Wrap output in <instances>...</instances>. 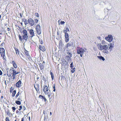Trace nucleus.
I'll return each mask as SVG.
<instances>
[{"label":"nucleus","mask_w":121,"mask_h":121,"mask_svg":"<svg viewBox=\"0 0 121 121\" xmlns=\"http://www.w3.org/2000/svg\"><path fill=\"white\" fill-rule=\"evenodd\" d=\"M114 44L113 42L111 43L108 44L109 48L110 49V51H111L112 50V48L114 47Z\"/></svg>","instance_id":"10"},{"label":"nucleus","mask_w":121,"mask_h":121,"mask_svg":"<svg viewBox=\"0 0 121 121\" xmlns=\"http://www.w3.org/2000/svg\"><path fill=\"white\" fill-rule=\"evenodd\" d=\"M70 56H67V60H71V57Z\"/></svg>","instance_id":"28"},{"label":"nucleus","mask_w":121,"mask_h":121,"mask_svg":"<svg viewBox=\"0 0 121 121\" xmlns=\"http://www.w3.org/2000/svg\"><path fill=\"white\" fill-rule=\"evenodd\" d=\"M0 54H1V56H3L5 55V50L4 48H0Z\"/></svg>","instance_id":"8"},{"label":"nucleus","mask_w":121,"mask_h":121,"mask_svg":"<svg viewBox=\"0 0 121 121\" xmlns=\"http://www.w3.org/2000/svg\"><path fill=\"white\" fill-rule=\"evenodd\" d=\"M20 101H21L19 100H16V101L15 103L17 104L20 105L21 104Z\"/></svg>","instance_id":"23"},{"label":"nucleus","mask_w":121,"mask_h":121,"mask_svg":"<svg viewBox=\"0 0 121 121\" xmlns=\"http://www.w3.org/2000/svg\"><path fill=\"white\" fill-rule=\"evenodd\" d=\"M105 39L107 41L110 42L112 41L113 38L111 35H109L108 37H105Z\"/></svg>","instance_id":"5"},{"label":"nucleus","mask_w":121,"mask_h":121,"mask_svg":"<svg viewBox=\"0 0 121 121\" xmlns=\"http://www.w3.org/2000/svg\"><path fill=\"white\" fill-rule=\"evenodd\" d=\"M25 53L26 55L27 56H28L29 57H28V59L30 60L31 58L29 54V53L27 51H26L25 52Z\"/></svg>","instance_id":"17"},{"label":"nucleus","mask_w":121,"mask_h":121,"mask_svg":"<svg viewBox=\"0 0 121 121\" xmlns=\"http://www.w3.org/2000/svg\"><path fill=\"white\" fill-rule=\"evenodd\" d=\"M38 21V20L37 19H35V22L36 23H37Z\"/></svg>","instance_id":"48"},{"label":"nucleus","mask_w":121,"mask_h":121,"mask_svg":"<svg viewBox=\"0 0 121 121\" xmlns=\"http://www.w3.org/2000/svg\"><path fill=\"white\" fill-rule=\"evenodd\" d=\"M22 21L24 22V24L26 25L28 24V22L27 20L25 18H23Z\"/></svg>","instance_id":"16"},{"label":"nucleus","mask_w":121,"mask_h":121,"mask_svg":"<svg viewBox=\"0 0 121 121\" xmlns=\"http://www.w3.org/2000/svg\"><path fill=\"white\" fill-rule=\"evenodd\" d=\"M103 52L104 53H106V54H108V51L107 50H105L104 51H103Z\"/></svg>","instance_id":"32"},{"label":"nucleus","mask_w":121,"mask_h":121,"mask_svg":"<svg viewBox=\"0 0 121 121\" xmlns=\"http://www.w3.org/2000/svg\"><path fill=\"white\" fill-rule=\"evenodd\" d=\"M97 57L98 59H99L100 60H103V61H104L105 60V59L103 57L101 56H97Z\"/></svg>","instance_id":"18"},{"label":"nucleus","mask_w":121,"mask_h":121,"mask_svg":"<svg viewBox=\"0 0 121 121\" xmlns=\"http://www.w3.org/2000/svg\"><path fill=\"white\" fill-rule=\"evenodd\" d=\"M35 16L38 17H39V15L38 14V13H35Z\"/></svg>","instance_id":"40"},{"label":"nucleus","mask_w":121,"mask_h":121,"mask_svg":"<svg viewBox=\"0 0 121 121\" xmlns=\"http://www.w3.org/2000/svg\"><path fill=\"white\" fill-rule=\"evenodd\" d=\"M73 45V42H70L67 44L65 46L66 47L65 48V49L66 48H68L70 46Z\"/></svg>","instance_id":"12"},{"label":"nucleus","mask_w":121,"mask_h":121,"mask_svg":"<svg viewBox=\"0 0 121 121\" xmlns=\"http://www.w3.org/2000/svg\"><path fill=\"white\" fill-rule=\"evenodd\" d=\"M12 63L13 64V66L15 68H16L17 67V66L16 64L15 63V62L14 61L12 62Z\"/></svg>","instance_id":"22"},{"label":"nucleus","mask_w":121,"mask_h":121,"mask_svg":"<svg viewBox=\"0 0 121 121\" xmlns=\"http://www.w3.org/2000/svg\"><path fill=\"white\" fill-rule=\"evenodd\" d=\"M10 30V29L9 27L7 28V30L8 31H9Z\"/></svg>","instance_id":"55"},{"label":"nucleus","mask_w":121,"mask_h":121,"mask_svg":"<svg viewBox=\"0 0 121 121\" xmlns=\"http://www.w3.org/2000/svg\"><path fill=\"white\" fill-rule=\"evenodd\" d=\"M20 16L21 17H22V14H21V13H20Z\"/></svg>","instance_id":"61"},{"label":"nucleus","mask_w":121,"mask_h":121,"mask_svg":"<svg viewBox=\"0 0 121 121\" xmlns=\"http://www.w3.org/2000/svg\"><path fill=\"white\" fill-rule=\"evenodd\" d=\"M22 85L21 81L20 80H19L16 84V86L18 87H20Z\"/></svg>","instance_id":"13"},{"label":"nucleus","mask_w":121,"mask_h":121,"mask_svg":"<svg viewBox=\"0 0 121 121\" xmlns=\"http://www.w3.org/2000/svg\"><path fill=\"white\" fill-rule=\"evenodd\" d=\"M63 32L65 33V34H68L67 33V31L65 30H63Z\"/></svg>","instance_id":"47"},{"label":"nucleus","mask_w":121,"mask_h":121,"mask_svg":"<svg viewBox=\"0 0 121 121\" xmlns=\"http://www.w3.org/2000/svg\"><path fill=\"white\" fill-rule=\"evenodd\" d=\"M65 30L67 31H69V28L68 27H66L65 28Z\"/></svg>","instance_id":"44"},{"label":"nucleus","mask_w":121,"mask_h":121,"mask_svg":"<svg viewBox=\"0 0 121 121\" xmlns=\"http://www.w3.org/2000/svg\"><path fill=\"white\" fill-rule=\"evenodd\" d=\"M19 101H22V96H19V97L17 99Z\"/></svg>","instance_id":"27"},{"label":"nucleus","mask_w":121,"mask_h":121,"mask_svg":"<svg viewBox=\"0 0 121 121\" xmlns=\"http://www.w3.org/2000/svg\"><path fill=\"white\" fill-rule=\"evenodd\" d=\"M67 54L70 57H72V54L71 53V52H67Z\"/></svg>","instance_id":"26"},{"label":"nucleus","mask_w":121,"mask_h":121,"mask_svg":"<svg viewBox=\"0 0 121 121\" xmlns=\"http://www.w3.org/2000/svg\"><path fill=\"white\" fill-rule=\"evenodd\" d=\"M16 113H18L19 112H19L18 110H17L16 111Z\"/></svg>","instance_id":"57"},{"label":"nucleus","mask_w":121,"mask_h":121,"mask_svg":"<svg viewBox=\"0 0 121 121\" xmlns=\"http://www.w3.org/2000/svg\"><path fill=\"white\" fill-rule=\"evenodd\" d=\"M19 93H20V92H19L17 94V95H16V96H15L16 98H17L18 97V96H19V95L20 94Z\"/></svg>","instance_id":"36"},{"label":"nucleus","mask_w":121,"mask_h":121,"mask_svg":"<svg viewBox=\"0 0 121 121\" xmlns=\"http://www.w3.org/2000/svg\"><path fill=\"white\" fill-rule=\"evenodd\" d=\"M72 69L71 70V72L72 73H73L75 71V68H72V69Z\"/></svg>","instance_id":"30"},{"label":"nucleus","mask_w":121,"mask_h":121,"mask_svg":"<svg viewBox=\"0 0 121 121\" xmlns=\"http://www.w3.org/2000/svg\"><path fill=\"white\" fill-rule=\"evenodd\" d=\"M16 74V73H15L14 74H13V79H14L15 78V75Z\"/></svg>","instance_id":"31"},{"label":"nucleus","mask_w":121,"mask_h":121,"mask_svg":"<svg viewBox=\"0 0 121 121\" xmlns=\"http://www.w3.org/2000/svg\"><path fill=\"white\" fill-rule=\"evenodd\" d=\"M16 90L14 91L12 93V96L13 97L14 96H15V94H16Z\"/></svg>","instance_id":"25"},{"label":"nucleus","mask_w":121,"mask_h":121,"mask_svg":"<svg viewBox=\"0 0 121 121\" xmlns=\"http://www.w3.org/2000/svg\"><path fill=\"white\" fill-rule=\"evenodd\" d=\"M73 62H72L71 63V64H70V67L71 68V69H72V68L73 67Z\"/></svg>","instance_id":"38"},{"label":"nucleus","mask_w":121,"mask_h":121,"mask_svg":"<svg viewBox=\"0 0 121 121\" xmlns=\"http://www.w3.org/2000/svg\"><path fill=\"white\" fill-rule=\"evenodd\" d=\"M39 66L40 67V69L42 70L43 68V65L41 64H39Z\"/></svg>","instance_id":"21"},{"label":"nucleus","mask_w":121,"mask_h":121,"mask_svg":"<svg viewBox=\"0 0 121 121\" xmlns=\"http://www.w3.org/2000/svg\"><path fill=\"white\" fill-rule=\"evenodd\" d=\"M30 33L31 35L30 36L32 37L35 35L34 32L33 30L32 29L30 30H29Z\"/></svg>","instance_id":"14"},{"label":"nucleus","mask_w":121,"mask_h":121,"mask_svg":"<svg viewBox=\"0 0 121 121\" xmlns=\"http://www.w3.org/2000/svg\"><path fill=\"white\" fill-rule=\"evenodd\" d=\"M4 42L2 43L1 44V45H0V46H1V47H3V46L4 45Z\"/></svg>","instance_id":"43"},{"label":"nucleus","mask_w":121,"mask_h":121,"mask_svg":"<svg viewBox=\"0 0 121 121\" xmlns=\"http://www.w3.org/2000/svg\"><path fill=\"white\" fill-rule=\"evenodd\" d=\"M12 108L13 109V112H14L15 110L16 109L15 108V107H12Z\"/></svg>","instance_id":"39"},{"label":"nucleus","mask_w":121,"mask_h":121,"mask_svg":"<svg viewBox=\"0 0 121 121\" xmlns=\"http://www.w3.org/2000/svg\"><path fill=\"white\" fill-rule=\"evenodd\" d=\"M36 86H37V88H35V89L37 91H38L39 90V85L37 84H36Z\"/></svg>","instance_id":"19"},{"label":"nucleus","mask_w":121,"mask_h":121,"mask_svg":"<svg viewBox=\"0 0 121 121\" xmlns=\"http://www.w3.org/2000/svg\"><path fill=\"white\" fill-rule=\"evenodd\" d=\"M3 57V60H5V55L3 56H2Z\"/></svg>","instance_id":"50"},{"label":"nucleus","mask_w":121,"mask_h":121,"mask_svg":"<svg viewBox=\"0 0 121 121\" xmlns=\"http://www.w3.org/2000/svg\"><path fill=\"white\" fill-rule=\"evenodd\" d=\"M43 91H44L45 94L48 92V91H50V90H49V89L47 86H44L43 87Z\"/></svg>","instance_id":"7"},{"label":"nucleus","mask_w":121,"mask_h":121,"mask_svg":"<svg viewBox=\"0 0 121 121\" xmlns=\"http://www.w3.org/2000/svg\"><path fill=\"white\" fill-rule=\"evenodd\" d=\"M10 111L9 110H8L7 111V113L8 114H10Z\"/></svg>","instance_id":"49"},{"label":"nucleus","mask_w":121,"mask_h":121,"mask_svg":"<svg viewBox=\"0 0 121 121\" xmlns=\"http://www.w3.org/2000/svg\"><path fill=\"white\" fill-rule=\"evenodd\" d=\"M19 108L20 109H22V106H19Z\"/></svg>","instance_id":"56"},{"label":"nucleus","mask_w":121,"mask_h":121,"mask_svg":"<svg viewBox=\"0 0 121 121\" xmlns=\"http://www.w3.org/2000/svg\"><path fill=\"white\" fill-rule=\"evenodd\" d=\"M24 120V118H23L22 119V120H21V121H23Z\"/></svg>","instance_id":"59"},{"label":"nucleus","mask_w":121,"mask_h":121,"mask_svg":"<svg viewBox=\"0 0 121 121\" xmlns=\"http://www.w3.org/2000/svg\"><path fill=\"white\" fill-rule=\"evenodd\" d=\"M86 49L82 48H78L77 50V53L78 54H80L81 57L82 56V55L86 52Z\"/></svg>","instance_id":"1"},{"label":"nucleus","mask_w":121,"mask_h":121,"mask_svg":"<svg viewBox=\"0 0 121 121\" xmlns=\"http://www.w3.org/2000/svg\"><path fill=\"white\" fill-rule=\"evenodd\" d=\"M36 32L38 35H40L41 33V29L40 26L39 25H38L36 26Z\"/></svg>","instance_id":"4"},{"label":"nucleus","mask_w":121,"mask_h":121,"mask_svg":"<svg viewBox=\"0 0 121 121\" xmlns=\"http://www.w3.org/2000/svg\"><path fill=\"white\" fill-rule=\"evenodd\" d=\"M46 95H47L49 97L51 95V93L50 91H48V92L45 94Z\"/></svg>","instance_id":"24"},{"label":"nucleus","mask_w":121,"mask_h":121,"mask_svg":"<svg viewBox=\"0 0 121 121\" xmlns=\"http://www.w3.org/2000/svg\"><path fill=\"white\" fill-rule=\"evenodd\" d=\"M65 38L69 37V35L68 34H65Z\"/></svg>","instance_id":"37"},{"label":"nucleus","mask_w":121,"mask_h":121,"mask_svg":"<svg viewBox=\"0 0 121 121\" xmlns=\"http://www.w3.org/2000/svg\"><path fill=\"white\" fill-rule=\"evenodd\" d=\"M66 48V51H67V52H70V49H69V48Z\"/></svg>","instance_id":"45"},{"label":"nucleus","mask_w":121,"mask_h":121,"mask_svg":"<svg viewBox=\"0 0 121 121\" xmlns=\"http://www.w3.org/2000/svg\"><path fill=\"white\" fill-rule=\"evenodd\" d=\"M39 98L40 99H42L43 100H44L45 103L47 102V100L44 96L40 95L39 97Z\"/></svg>","instance_id":"11"},{"label":"nucleus","mask_w":121,"mask_h":121,"mask_svg":"<svg viewBox=\"0 0 121 121\" xmlns=\"http://www.w3.org/2000/svg\"><path fill=\"white\" fill-rule=\"evenodd\" d=\"M40 43L41 44H43V41H42L41 42H40Z\"/></svg>","instance_id":"58"},{"label":"nucleus","mask_w":121,"mask_h":121,"mask_svg":"<svg viewBox=\"0 0 121 121\" xmlns=\"http://www.w3.org/2000/svg\"><path fill=\"white\" fill-rule=\"evenodd\" d=\"M34 87L35 88H35H37V86H36V85L35 86H34Z\"/></svg>","instance_id":"63"},{"label":"nucleus","mask_w":121,"mask_h":121,"mask_svg":"<svg viewBox=\"0 0 121 121\" xmlns=\"http://www.w3.org/2000/svg\"><path fill=\"white\" fill-rule=\"evenodd\" d=\"M28 24L29 23L31 26H33L35 24L34 20L31 18H30L28 20Z\"/></svg>","instance_id":"6"},{"label":"nucleus","mask_w":121,"mask_h":121,"mask_svg":"<svg viewBox=\"0 0 121 121\" xmlns=\"http://www.w3.org/2000/svg\"><path fill=\"white\" fill-rule=\"evenodd\" d=\"M65 41L66 42H67L69 41V37L65 38Z\"/></svg>","instance_id":"29"},{"label":"nucleus","mask_w":121,"mask_h":121,"mask_svg":"<svg viewBox=\"0 0 121 121\" xmlns=\"http://www.w3.org/2000/svg\"><path fill=\"white\" fill-rule=\"evenodd\" d=\"M39 48L40 50L43 52L45 50V49L43 46H42L41 45H39Z\"/></svg>","instance_id":"15"},{"label":"nucleus","mask_w":121,"mask_h":121,"mask_svg":"<svg viewBox=\"0 0 121 121\" xmlns=\"http://www.w3.org/2000/svg\"><path fill=\"white\" fill-rule=\"evenodd\" d=\"M104 41H102V44H104Z\"/></svg>","instance_id":"60"},{"label":"nucleus","mask_w":121,"mask_h":121,"mask_svg":"<svg viewBox=\"0 0 121 121\" xmlns=\"http://www.w3.org/2000/svg\"><path fill=\"white\" fill-rule=\"evenodd\" d=\"M64 64H65V65H67V63L66 61H64Z\"/></svg>","instance_id":"52"},{"label":"nucleus","mask_w":121,"mask_h":121,"mask_svg":"<svg viewBox=\"0 0 121 121\" xmlns=\"http://www.w3.org/2000/svg\"><path fill=\"white\" fill-rule=\"evenodd\" d=\"M5 120H6V121H9V119L8 117H7L6 118Z\"/></svg>","instance_id":"46"},{"label":"nucleus","mask_w":121,"mask_h":121,"mask_svg":"<svg viewBox=\"0 0 121 121\" xmlns=\"http://www.w3.org/2000/svg\"><path fill=\"white\" fill-rule=\"evenodd\" d=\"M65 23L64 21H61L60 22V24H64Z\"/></svg>","instance_id":"41"},{"label":"nucleus","mask_w":121,"mask_h":121,"mask_svg":"<svg viewBox=\"0 0 121 121\" xmlns=\"http://www.w3.org/2000/svg\"><path fill=\"white\" fill-rule=\"evenodd\" d=\"M53 89H55V85H54L53 87Z\"/></svg>","instance_id":"62"},{"label":"nucleus","mask_w":121,"mask_h":121,"mask_svg":"<svg viewBox=\"0 0 121 121\" xmlns=\"http://www.w3.org/2000/svg\"><path fill=\"white\" fill-rule=\"evenodd\" d=\"M50 74L51 75V77L52 78V79H53L54 78V76L53 74L51 72H50Z\"/></svg>","instance_id":"34"},{"label":"nucleus","mask_w":121,"mask_h":121,"mask_svg":"<svg viewBox=\"0 0 121 121\" xmlns=\"http://www.w3.org/2000/svg\"><path fill=\"white\" fill-rule=\"evenodd\" d=\"M15 73H16V74H18L19 73V72H16V71H15V70H13V73L12 74H14Z\"/></svg>","instance_id":"33"},{"label":"nucleus","mask_w":121,"mask_h":121,"mask_svg":"<svg viewBox=\"0 0 121 121\" xmlns=\"http://www.w3.org/2000/svg\"><path fill=\"white\" fill-rule=\"evenodd\" d=\"M23 108L24 109V110H25L26 109V108L25 106H23Z\"/></svg>","instance_id":"51"},{"label":"nucleus","mask_w":121,"mask_h":121,"mask_svg":"<svg viewBox=\"0 0 121 121\" xmlns=\"http://www.w3.org/2000/svg\"><path fill=\"white\" fill-rule=\"evenodd\" d=\"M19 38L20 40L21 41H22V38L21 36L20 35H19Z\"/></svg>","instance_id":"35"},{"label":"nucleus","mask_w":121,"mask_h":121,"mask_svg":"<svg viewBox=\"0 0 121 121\" xmlns=\"http://www.w3.org/2000/svg\"><path fill=\"white\" fill-rule=\"evenodd\" d=\"M61 20V19H60L58 21V22L59 23V24H60V21Z\"/></svg>","instance_id":"54"},{"label":"nucleus","mask_w":121,"mask_h":121,"mask_svg":"<svg viewBox=\"0 0 121 121\" xmlns=\"http://www.w3.org/2000/svg\"><path fill=\"white\" fill-rule=\"evenodd\" d=\"M50 114L51 115L52 114V112H50Z\"/></svg>","instance_id":"64"},{"label":"nucleus","mask_w":121,"mask_h":121,"mask_svg":"<svg viewBox=\"0 0 121 121\" xmlns=\"http://www.w3.org/2000/svg\"><path fill=\"white\" fill-rule=\"evenodd\" d=\"M2 74V72L1 71V70H0V75H1Z\"/></svg>","instance_id":"53"},{"label":"nucleus","mask_w":121,"mask_h":121,"mask_svg":"<svg viewBox=\"0 0 121 121\" xmlns=\"http://www.w3.org/2000/svg\"><path fill=\"white\" fill-rule=\"evenodd\" d=\"M17 55L18 56V55L20 56L19 52L18 49L17 48L15 49Z\"/></svg>","instance_id":"20"},{"label":"nucleus","mask_w":121,"mask_h":121,"mask_svg":"<svg viewBox=\"0 0 121 121\" xmlns=\"http://www.w3.org/2000/svg\"><path fill=\"white\" fill-rule=\"evenodd\" d=\"M7 74L8 76L9 77H10L11 76V75L10 73H11L12 72H13V70H12L11 69H7Z\"/></svg>","instance_id":"9"},{"label":"nucleus","mask_w":121,"mask_h":121,"mask_svg":"<svg viewBox=\"0 0 121 121\" xmlns=\"http://www.w3.org/2000/svg\"><path fill=\"white\" fill-rule=\"evenodd\" d=\"M22 32L23 33V39L26 41L27 40L28 37L27 32L26 30H23Z\"/></svg>","instance_id":"3"},{"label":"nucleus","mask_w":121,"mask_h":121,"mask_svg":"<svg viewBox=\"0 0 121 121\" xmlns=\"http://www.w3.org/2000/svg\"><path fill=\"white\" fill-rule=\"evenodd\" d=\"M110 23L112 24H115V22L114 21H112Z\"/></svg>","instance_id":"42"},{"label":"nucleus","mask_w":121,"mask_h":121,"mask_svg":"<svg viewBox=\"0 0 121 121\" xmlns=\"http://www.w3.org/2000/svg\"><path fill=\"white\" fill-rule=\"evenodd\" d=\"M98 49L100 50H106L108 48V46L107 45H101L100 44H99L98 45Z\"/></svg>","instance_id":"2"}]
</instances>
